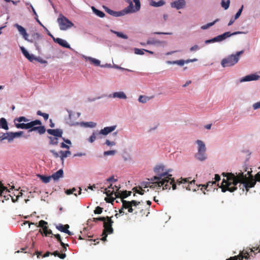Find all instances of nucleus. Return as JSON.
Wrapping results in <instances>:
<instances>
[{
    "label": "nucleus",
    "mask_w": 260,
    "mask_h": 260,
    "mask_svg": "<svg viewBox=\"0 0 260 260\" xmlns=\"http://www.w3.org/2000/svg\"><path fill=\"white\" fill-rule=\"evenodd\" d=\"M113 33L116 35L118 37L124 39H127L128 38L127 36L120 32L112 31Z\"/></svg>",
    "instance_id": "46"
},
{
    "label": "nucleus",
    "mask_w": 260,
    "mask_h": 260,
    "mask_svg": "<svg viewBox=\"0 0 260 260\" xmlns=\"http://www.w3.org/2000/svg\"><path fill=\"white\" fill-rule=\"evenodd\" d=\"M152 182H143L141 183V185L139 186V187H142V188H146L147 187H150V188L154 189L155 187H157L158 185L157 183H155V181H152Z\"/></svg>",
    "instance_id": "15"
},
{
    "label": "nucleus",
    "mask_w": 260,
    "mask_h": 260,
    "mask_svg": "<svg viewBox=\"0 0 260 260\" xmlns=\"http://www.w3.org/2000/svg\"><path fill=\"white\" fill-rule=\"evenodd\" d=\"M96 135H97L96 133H93L92 134V135L89 137V141L90 143L93 142L95 141V140L96 139Z\"/></svg>",
    "instance_id": "54"
},
{
    "label": "nucleus",
    "mask_w": 260,
    "mask_h": 260,
    "mask_svg": "<svg viewBox=\"0 0 260 260\" xmlns=\"http://www.w3.org/2000/svg\"><path fill=\"white\" fill-rule=\"evenodd\" d=\"M47 222L44 220H41L39 222V226L43 228V231L46 230Z\"/></svg>",
    "instance_id": "44"
},
{
    "label": "nucleus",
    "mask_w": 260,
    "mask_h": 260,
    "mask_svg": "<svg viewBox=\"0 0 260 260\" xmlns=\"http://www.w3.org/2000/svg\"><path fill=\"white\" fill-rule=\"evenodd\" d=\"M154 172L157 176H154L151 180L155 181L158 187L162 186L163 189H170L172 187L173 190L176 189V185L172 175L169 174V170H167L164 166L160 165L155 168Z\"/></svg>",
    "instance_id": "2"
},
{
    "label": "nucleus",
    "mask_w": 260,
    "mask_h": 260,
    "mask_svg": "<svg viewBox=\"0 0 260 260\" xmlns=\"http://www.w3.org/2000/svg\"><path fill=\"white\" fill-rule=\"evenodd\" d=\"M40 177L41 179L42 180V181L45 183H48L50 181V179H51V176H45L43 175H40Z\"/></svg>",
    "instance_id": "42"
},
{
    "label": "nucleus",
    "mask_w": 260,
    "mask_h": 260,
    "mask_svg": "<svg viewBox=\"0 0 260 260\" xmlns=\"http://www.w3.org/2000/svg\"><path fill=\"white\" fill-rule=\"evenodd\" d=\"M121 202L122 204V207L121 209H119V214H122L124 213V212L123 211L124 209H127L129 213H133L135 208L141 204V202L137 201L136 200L127 201L124 200H121Z\"/></svg>",
    "instance_id": "5"
},
{
    "label": "nucleus",
    "mask_w": 260,
    "mask_h": 260,
    "mask_svg": "<svg viewBox=\"0 0 260 260\" xmlns=\"http://www.w3.org/2000/svg\"><path fill=\"white\" fill-rule=\"evenodd\" d=\"M0 127H2L5 130H8L9 129L7 121L4 118H1L0 119Z\"/></svg>",
    "instance_id": "30"
},
{
    "label": "nucleus",
    "mask_w": 260,
    "mask_h": 260,
    "mask_svg": "<svg viewBox=\"0 0 260 260\" xmlns=\"http://www.w3.org/2000/svg\"><path fill=\"white\" fill-rule=\"evenodd\" d=\"M104 8L106 12L112 16H113L115 17H119V16L124 15V13L122 12V11L116 12V11H114L106 7H104Z\"/></svg>",
    "instance_id": "20"
},
{
    "label": "nucleus",
    "mask_w": 260,
    "mask_h": 260,
    "mask_svg": "<svg viewBox=\"0 0 260 260\" xmlns=\"http://www.w3.org/2000/svg\"><path fill=\"white\" fill-rule=\"evenodd\" d=\"M60 244L61 246L62 247V248H63V250H62V251H64V252H65V251H67V247H68V246H69V244H64V243H63L62 242H61V243H60Z\"/></svg>",
    "instance_id": "62"
},
{
    "label": "nucleus",
    "mask_w": 260,
    "mask_h": 260,
    "mask_svg": "<svg viewBox=\"0 0 260 260\" xmlns=\"http://www.w3.org/2000/svg\"><path fill=\"white\" fill-rule=\"evenodd\" d=\"M106 220V217H100L98 218H93V221L95 222H98V221H102L104 222V220Z\"/></svg>",
    "instance_id": "57"
},
{
    "label": "nucleus",
    "mask_w": 260,
    "mask_h": 260,
    "mask_svg": "<svg viewBox=\"0 0 260 260\" xmlns=\"http://www.w3.org/2000/svg\"><path fill=\"white\" fill-rule=\"evenodd\" d=\"M50 144L51 145H57L58 144V139L56 137H50Z\"/></svg>",
    "instance_id": "49"
},
{
    "label": "nucleus",
    "mask_w": 260,
    "mask_h": 260,
    "mask_svg": "<svg viewBox=\"0 0 260 260\" xmlns=\"http://www.w3.org/2000/svg\"><path fill=\"white\" fill-rule=\"evenodd\" d=\"M9 192L10 191L7 187L3 186L2 183L0 182V201H2V202H4L3 198H4V199L5 200H9V196H10L8 194Z\"/></svg>",
    "instance_id": "10"
},
{
    "label": "nucleus",
    "mask_w": 260,
    "mask_h": 260,
    "mask_svg": "<svg viewBox=\"0 0 260 260\" xmlns=\"http://www.w3.org/2000/svg\"><path fill=\"white\" fill-rule=\"evenodd\" d=\"M116 153L115 150H110L104 152L105 155H114Z\"/></svg>",
    "instance_id": "58"
},
{
    "label": "nucleus",
    "mask_w": 260,
    "mask_h": 260,
    "mask_svg": "<svg viewBox=\"0 0 260 260\" xmlns=\"http://www.w3.org/2000/svg\"><path fill=\"white\" fill-rule=\"evenodd\" d=\"M50 152L53 155V156L56 157V158H57L59 156L60 157V156L59 155V154L58 153H57L56 151H55L54 150H50Z\"/></svg>",
    "instance_id": "64"
},
{
    "label": "nucleus",
    "mask_w": 260,
    "mask_h": 260,
    "mask_svg": "<svg viewBox=\"0 0 260 260\" xmlns=\"http://www.w3.org/2000/svg\"><path fill=\"white\" fill-rule=\"evenodd\" d=\"M196 143L198 144V150L206 151V147L203 141L198 140Z\"/></svg>",
    "instance_id": "28"
},
{
    "label": "nucleus",
    "mask_w": 260,
    "mask_h": 260,
    "mask_svg": "<svg viewBox=\"0 0 260 260\" xmlns=\"http://www.w3.org/2000/svg\"><path fill=\"white\" fill-rule=\"evenodd\" d=\"M161 42L159 41L154 40L153 39H149L147 41V44L148 45H155L156 44H161Z\"/></svg>",
    "instance_id": "47"
},
{
    "label": "nucleus",
    "mask_w": 260,
    "mask_h": 260,
    "mask_svg": "<svg viewBox=\"0 0 260 260\" xmlns=\"http://www.w3.org/2000/svg\"><path fill=\"white\" fill-rule=\"evenodd\" d=\"M63 176V171L62 169H60L58 170L55 173H53L51 176V178H52L54 180L57 181L59 180V178H62Z\"/></svg>",
    "instance_id": "23"
},
{
    "label": "nucleus",
    "mask_w": 260,
    "mask_h": 260,
    "mask_svg": "<svg viewBox=\"0 0 260 260\" xmlns=\"http://www.w3.org/2000/svg\"><path fill=\"white\" fill-rule=\"evenodd\" d=\"M153 96L148 97L145 95H140L139 98V101L142 103H146L147 102L152 99Z\"/></svg>",
    "instance_id": "35"
},
{
    "label": "nucleus",
    "mask_w": 260,
    "mask_h": 260,
    "mask_svg": "<svg viewBox=\"0 0 260 260\" xmlns=\"http://www.w3.org/2000/svg\"><path fill=\"white\" fill-rule=\"evenodd\" d=\"M37 114L38 115L43 116L45 120H47L48 119L49 115L47 113H43L41 111L39 110L37 111Z\"/></svg>",
    "instance_id": "48"
},
{
    "label": "nucleus",
    "mask_w": 260,
    "mask_h": 260,
    "mask_svg": "<svg viewBox=\"0 0 260 260\" xmlns=\"http://www.w3.org/2000/svg\"><path fill=\"white\" fill-rule=\"evenodd\" d=\"M253 108L254 110L260 108V101L257 103H254L253 106Z\"/></svg>",
    "instance_id": "63"
},
{
    "label": "nucleus",
    "mask_w": 260,
    "mask_h": 260,
    "mask_svg": "<svg viewBox=\"0 0 260 260\" xmlns=\"http://www.w3.org/2000/svg\"><path fill=\"white\" fill-rule=\"evenodd\" d=\"M29 120L28 119L26 118L24 116H21L18 118H16L14 120L15 125L16 124V123H21V122L22 121L28 123L29 122Z\"/></svg>",
    "instance_id": "34"
},
{
    "label": "nucleus",
    "mask_w": 260,
    "mask_h": 260,
    "mask_svg": "<svg viewBox=\"0 0 260 260\" xmlns=\"http://www.w3.org/2000/svg\"><path fill=\"white\" fill-rule=\"evenodd\" d=\"M243 6H242V7L239 10V11L236 14L235 17H234L236 19H238L241 15L242 10H243Z\"/></svg>",
    "instance_id": "59"
},
{
    "label": "nucleus",
    "mask_w": 260,
    "mask_h": 260,
    "mask_svg": "<svg viewBox=\"0 0 260 260\" xmlns=\"http://www.w3.org/2000/svg\"><path fill=\"white\" fill-rule=\"evenodd\" d=\"M59 28L61 30H67L73 26V23L63 15H61L57 19Z\"/></svg>",
    "instance_id": "7"
},
{
    "label": "nucleus",
    "mask_w": 260,
    "mask_h": 260,
    "mask_svg": "<svg viewBox=\"0 0 260 260\" xmlns=\"http://www.w3.org/2000/svg\"><path fill=\"white\" fill-rule=\"evenodd\" d=\"M14 138L15 136L13 135V133L9 132L6 134H2V136H0V141H2L4 140L7 139L9 142H10Z\"/></svg>",
    "instance_id": "17"
},
{
    "label": "nucleus",
    "mask_w": 260,
    "mask_h": 260,
    "mask_svg": "<svg viewBox=\"0 0 260 260\" xmlns=\"http://www.w3.org/2000/svg\"><path fill=\"white\" fill-rule=\"evenodd\" d=\"M165 2L162 0H160L158 2H155L154 1H152L151 3V5L155 7L162 6L165 4Z\"/></svg>",
    "instance_id": "40"
},
{
    "label": "nucleus",
    "mask_w": 260,
    "mask_h": 260,
    "mask_svg": "<svg viewBox=\"0 0 260 260\" xmlns=\"http://www.w3.org/2000/svg\"><path fill=\"white\" fill-rule=\"evenodd\" d=\"M259 247L257 248L253 247L252 248L250 249V252L246 251L245 253L243 251L242 253H240L237 256H235L233 257H231L229 259L226 260H243V258L246 259H248V258L250 256V255H252V253L254 252L255 250H257Z\"/></svg>",
    "instance_id": "8"
},
{
    "label": "nucleus",
    "mask_w": 260,
    "mask_h": 260,
    "mask_svg": "<svg viewBox=\"0 0 260 260\" xmlns=\"http://www.w3.org/2000/svg\"><path fill=\"white\" fill-rule=\"evenodd\" d=\"M53 40L55 43H58L60 46L67 48H70V45L67 43V42L66 40L58 38H53Z\"/></svg>",
    "instance_id": "19"
},
{
    "label": "nucleus",
    "mask_w": 260,
    "mask_h": 260,
    "mask_svg": "<svg viewBox=\"0 0 260 260\" xmlns=\"http://www.w3.org/2000/svg\"><path fill=\"white\" fill-rule=\"evenodd\" d=\"M116 192L114 191V190H112V191H111L110 190H108L107 188H106L105 189V192L104 193H106L107 196V197H110V196H112L113 194H115V193Z\"/></svg>",
    "instance_id": "52"
},
{
    "label": "nucleus",
    "mask_w": 260,
    "mask_h": 260,
    "mask_svg": "<svg viewBox=\"0 0 260 260\" xmlns=\"http://www.w3.org/2000/svg\"><path fill=\"white\" fill-rule=\"evenodd\" d=\"M127 2L129 3V6L122 12H124V14L129 13L136 12V10H135V8H134L132 2H131L130 0H127Z\"/></svg>",
    "instance_id": "24"
},
{
    "label": "nucleus",
    "mask_w": 260,
    "mask_h": 260,
    "mask_svg": "<svg viewBox=\"0 0 260 260\" xmlns=\"http://www.w3.org/2000/svg\"><path fill=\"white\" fill-rule=\"evenodd\" d=\"M59 153L60 154V157L62 161H63V159L64 158L70 156L71 154V151L67 150V151H62L60 150L59 152Z\"/></svg>",
    "instance_id": "33"
},
{
    "label": "nucleus",
    "mask_w": 260,
    "mask_h": 260,
    "mask_svg": "<svg viewBox=\"0 0 260 260\" xmlns=\"http://www.w3.org/2000/svg\"><path fill=\"white\" fill-rule=\"evenodd\" d=\"M230 4V0H222L221 5L222 8H223L225 10H226L229 8Z\"/></svg>",
    "instance_id": "39"
},
{
    "label": "nucleus",
    "mask_w": 260,
    "mask_h": 260,
    "mask_svg": "<svg viewBox=\"0 0 260 260\" xmlns=\"http://www.w3.org/2000/svg\"><path fill=\"white\" fill-rule=\"evenodd\" d=\"M105 200L106 201L107 203H110L112 204V203L115 200V198H113V196H110L105 198Z\"/></svg>",
    "instance_id": "55"
},
{
    "label": "nucleus",
    "mask_w": 260,
    "mask_h": 260,
    "mask_svg": "<svg viewBox=\"0 0 260 260\" xmlns=\"http://www.w3.org/2000/svg\"><path fill=\"white\" fill-rule=\"evenodd\" d=\"M51 255H54L55 256H58L61 259H64L66 257V253H60L58 251H55L52 253Z\"/></svg>",
    "instance_id": "41"
},
{
    "label": "nucleus",
    "mask_w": 260,
    "mask_h": 260,
    "mask_svg": "<svg viewBox=\"0 0 260 260\" xmlns=\"http://www.w3.org/2000/svg\"><path fill=\"white\" fill-rule=\"evenodd\" d=\"M103 208H102L100 206H98L95 208V210H94V214H101L103 212Z\"/></svg>",
    "instance_id": "53"
},
{
    "label": "nucleus",
    "mask_w": 260,
    "mask_h": 260,
    "mask_svg": "<svg viewBox=\"0 0 260 260\" xmlns=\"http://www.w3.org/2000/svg\"><path fill=\"white\" fill-rule=\"evenodd\" d=\"M77 189L75 188H73L72 189H67L66 191V193L68 194H74L75 196H77V193H76Z\"/></svg>",
    "instance_id": "43"
},
{
    "label": "nucleus",
    "mask_w": 260,
    "mask_h": 260,
    "mask_svg": "<svg viewBox=\"0 0 260 260\" xmlns=\"http://www.w3.org/2000/svg\"><path fill=\"white\" fill-rule=\"evenodd\" d=\"M236 175L232 173H223L222 175L226 177V179H223L220 188L222 192L226 191L233 192L237 189L236 185L239 183L238 187L242 190V192L249 191L250 188L254 186L256 182H260V174L257 173L254 178L252 176L247 177L246 175H244L243 173L241 172Z\"/></svg>",
    "instance_id": "1"
},
{
    "label": "nucleus",
    "mask_w": 260,
    "mask_h": 260,
    "mask_svg": "<svg viewBox=\"0 0 260 260\" xmlns=\"http://www.w3.org/2000/svg\"><path fill=\"white\" fill-rule=\"evenodd\" d=\"M86 59L90 61V62L95 65V66H99L100 64V61L98 59H96L94 58H92L91 57H88L86 58Z\"/></svg>",
    "instance_id": "36"
},
{
    "label": "nucleus",
    "mask_w": 260,
    "mask_h": 260,
    "mask_svg": "<svg viewBox=\"0 0 260 260\" xmlns=\"http://www.w3.org/2000/svg\"><path fill=\"white\" fill-rule=\"evenodd\" d=\"M132 191H123L121 192L119 191H116L115 193V198H120L121 200H124V198L128 197L131 195Z\"/></svg>",
    "instance_id": "14"
},
{
    "label": "nucleus",
    "mask_w": 260,
    "mask_h": 260,
    "mask_svg": "<svg viewBox=\"0 0 260 260\" xmlns=\"http://www.w3.org/2000/svg\"><path fill=\"white\" fill-rule=\"evenodd\" d=\"M260 76L255 74H251L244 77L243 79L241 80V82H246V81H250L253 80H257L259 79Z\"/></svg>",
    "instance_id": "18"
},
{
    "label": "nucleus",
    "mask_w": 260,
    "mask_h": 260,
    "mask_svg": "<svg viewBox=\"0 0 260 260\" xmlns=\"http://www.w3.org/2000/svg\"><path fill=\"white\" fill-rule=\"evenodd\" d=\"M214 40L215 42H220V41L224 40V39H223L222 36H221V35H220L217 36V37H215Z\"/></svg>",
    "instance_id": "61"
},
{
    "label": "nucleus",
    "mask_w": 260,
    "mask_h": 260,
    "mask_svg": "<svg viewBox=\"0 0 260 260\" xmlns=\"http://www.w3.org/2000/svg\"><path fill=\"white\" fill-rule=\"evenodd\" d=\"M47 132L50 135L58 137H62L63 133L62 130L61 129H48Z\"/></svg>",
    "instance_id": "16"
},
{
    "label": "nucleus",
    "mask_w": 260,
    "mask_h": 260,
    "mask_svg": "<svg viewBox=\"0 0 260 260\" xmlns=\"http://www.w3.org/2000/svg\"><path fill=\"white\" fill-rule=\"evenodd\" d=\"M92 9L94 13L99 17L103 18L105 16V13L104 12L95 9L94 7H92Z\"/></svg>",
    "instance_id": "37"
},
{
    "label": "nucleus",
    "mask_w": 260,
    "mask_h": 260,
    "mask_svg": "<svg viewBox=\"0 0 260 260\" xmlns=\"http://www.w3.org/2000/svg\"><path fill=\"white\" fill-rule=\"evenodd\" d=\"M244 53V51L242 50L237 52L236 54H232L227 57L223 58L221 62V66L225 67H231L237 63L239 59L240 55Z\"/></svg>",
    "instance_id": "4"
},
{
    "label": "nucleus",
    "mask_w": 260,
    "mask_h": 260,
    "mask_svg": "<svg viewBox=\"0 0 260 260\" xmlns=\"http://www.w3.org/2000/svg\"><path fill=\"white\" fill-rule=\"evenodd\" d=\"M242 33H243V32H242V31H235L233 33H231L230 31H227V32H225L223 33V34H222L221 36H222L223 39L225 40L227 38L230 37L232 36H234V35H238V34H241Z\"/></svg>",
    "instance_id": "32"
},
{
    "label": "nucleus",
    "mask_w": 260,
    "mask_h": 260,
    "mask_svg": "<svg viewBox=\"0 0 260 260\" xmlns=\"http://www.w3.org/2000/svg\"><path fill=\"white\" fill-rule=\"evenodd\" d=\"M144 50L145 49H138V48H135V53L137 54L143 55V54H144V51H145Z\"/></svg>",
    "instance_id": "56"
},
{
    "label": "nucleus",
    "mask_w": 260,
    "mask_h": 260,
    "mask_svg": "<svg viewBox=\"0 0 260 260\" xmlns=\"http://www.w3.org/2000/svg\"><path fill=\"white\" fill-rule=\"evenodd\" d=\"M184 61L183 60H179L176 61H174L173 62L168 61V63H173V64H177L179 66H183L184 64Z\"/></svg>",
    "instance_id": "51"
},
{
    "label": "nucleus",
    "mask_w": 260,
    "mask_h": 260,
    "mask_svg": "<svg viewBox=\"0 0 260 260\" xmlns=\"http://www.w3.org/2000/svg\"><path fill=\"white\" fill-rule=\"evenodd\" d=\"M80 125L85 127H93L95 126L96 123L93 122H81Z\"/></svg>",
    "instance_id": "38"
},
{
    "label": "nucleus",
    "mask_w": 260,
    "mask_h": 260,
    "mask_svg": "<svg viewBox=\"0 0 260 260\" xmlns=\"http://www.w3.org/2000/svg\"><path fill=\"white\" fill-rule=\"evenodd\" d=\"M171 5L172 8H175L177 10H179L184 7L185 2L184 0H177L172 2Z\"/></svg>",
    "instance_id": "13"
},
{
    "label": "nucleus",
    "mask_w": 260,
    "mask_h": 260,
    "mask_svg": "<svg viewBox=\"0 0 260 260\" xmlns=\"http://www.w3.org/2000/svg\"><path fill=\"white\" fill-rule=\"evenodd\" d=\"M21 51L25 57L29 61H32L35 59V57L33 55H30L28 51L23 47H21Z\"/></svg>",
    "instance_id": "25"
},
{
    "label": "nucleus",
    "mask_w": 260,
    "mask_h": 260,
    "mask_svg": "<svg viewBox=\"0 0 260 260\" xmlns=\"http://www.w3.org/2000/svg\"><path fill=\"white\" fill-rule=\"evenodd\" d=\"M56 228L59 231L65 233L70 236H72L73 235V233L72 232L68 230V229L70 228L69 224L63 225L62 224H59L58 225H56Z\"/></svg>",
    "instance_id": "11"
},
{
    "label": "nucleus",
    "mask_w": 260,
    "mask_h": 260,
    "mask_svg": "<svg viewBox=\"0 0 260 260\" xmlns=\"http://www.w3.org/2000/svg\"><path fill=\"white\" fill-rule=\"evenodd\" d=\"M190 178H185V179H179L177 180V183L178 184H180V183H184V184H187V186H184L185 188L188 190H192L196 191L197 189H198L199 186H201V185H195V180H190Z\"/></svg>",
    "instance_id": "6"
},
{
    "label": "nucleus",
    "mask_w": 260,
    "mask_h": 260,
    "mask_svg": "<svg viewBox=\"0 0 260 260\" xmlns=\"http://www.w3.org/2000/svg\"><path fill=\"white\" fill-rule=\"evenodd\" d=\"M41 125L40 120H35L26 123H16L15 126L18 128L28 129L29 132L37 131L39 134L42 135L45 133L46 128Z\"/></svg>",
    "instance_id": "3"
},
{
    "label": "nucleus",
    "mask_w": 260,
    "mask_h": 260,
    "mask_svg": "<svg viewBox=\"0 0 260 260\" xmlns=\"http://www.w3.org/2000/svg\"><path fill=\"white\" fill-rule=\"evenodd\" d=\"M43 232L46 236H48L50 234L53 235V234L52 233V231L51 230H48V227L47 228L46 230L43 231Z\"/></svg>",
    "instance_id": "60"
},
{
    "label": "nucleus",
    "mask_w": 260,
    "mask_h": 260,
    "mask_svg": "<svg viewBox=\"0 0 260 260\" xmlns=\"http://www.w3.org/2000/svg\"><path fill=\"white\" fill-rule=\"evenodd\" d=\"M133 1L135 3V10H136V12L139 11L140 9L141 4L139 0H133Z\"/></svg>",
    "instance_id": "50"
},
{
    "label": "nucleus",
    "mask_w": 260,
    "mask_h": 260,
    "mask_svg": "<svg viewBox=\"0 0 260 260\" xmlns=\"http://www.w3.org/2000/svg\"><path fill=\"white\" fill-rule=\"evenodd\" d=\"M116 127V125L105 127L100 131L99 134H102L103 135H107L109 133L114 131Z\"/></svg>",
    "instance_id": "21"
},
{
    "label": "nucleus",
    "mask_w": 260,
    "mask_h": 260,
    "mask_svg": "<svg viewBox=\"0 0 260 260\" xmlns=\"http://www.w3.org/2000/svg\"><path fill=\"white\" fill-rule=\"evenodd\" d=\"M218 21V19H216L215 21H214L213 22H211V23H207V24L206 25H203L202 27H201V28L203 29H207L209 27L213 25L215 22H216L217 21Z\"/></svg>",
    "instance_id": "45"
},
{
    "label": "nucleus",
    "mask_w": 260,
    "mask_h": 260,
    "mask_svg": "<svg viewBox=\"0 0 260 260\" xmlns=\"http://www.w3.org/2000/svg\"><path fill=\"white\" fill-rule=\"evenodd\" d=\"M112 217L106 216V220L104 221V228L103 231L104 233H108L109 234H112L113 232V229L112 227L113 221L112 220Z\"/></svg>",
    "instance_id": "9"
},
{
    "label": "nucleus",
    "mask_w": 260,
    "mask_h": 260,
    "mask_svg": "<svg viewBox=\"0 0 260 260\" xmlns=\"http://www.w3.org/2000/svg\"><path fill=\"white\" fill-rule=\"evenodd\" d=\"M113 98H117L120 99H126V95L122 91L114 92L113 94Z\"/></svg>",
    "instance_id": "31"
},
{
    "label": "nucleus",
    "mask_w": 260,
    "mask_h": 260,
    "mask_svg": "<svg viewBox=\"0 0 260 260\" xmlns=\"http://www.w3.org/2000/svg\"><path fill=\"white\" fill-rule=\"evenodd\" d=\"M195 157L197 159L200 161L205 160L207 158L206 151L198 150L197 153L195 155Z\"/></svg>",
    "instance_id": "22"
},
{
    "label": "nucleus",
    "mask_w": 260,
    "mask_h": 260,
    "mask_svg": "<svg viewBox=\"0 0 260 260\" xmlns=\"http://www.w3.org/2000/svg\"><path fill=\"white\" fill-rule=\"evenodd\" d=\"M32 37L34 40L35 41V45L37 49H39V45L38 44L37 41H39L41 38V36L39 33H34L32 35Z\"/></svg>",
    "instance_id": "29"
},
{
    "label": "nucleus",
    "mask_w": 260,
    "mask_h": 260,
    "mask_svg": "<svg viewBox=\"0 0 260 260\" xmlns=\"http://www.w3.org/2000/svg\"><path fill=\"white\" fill-rule=\"evenodd\" d=\"M14 26L18 29L19 33L22 36L23 38L27 41H29L28 40V35L26 32L25 29L22 27V26L20 25L19 24L16 23L14 25Z\"/></svg>",
    "instance_id": "12"
},
{
    "label": "nucleus",
    "mask_w": 260,
    "mask_h": 260,
    "mask_svg": "<svg viewBox=\"0 0 260 260\" xmlns=\"http://www.w3.org/2000/svg\"><path fill=\"white\" fill-rule=\"evenodd\" d=\"M133 191L135 192L134 193V196H136V193H139L141 195H143L145 193V192H146V191L144 189L142 188V187H135L133 188Z\"/></svg>",
    "instance_id": "27"
},
{
    "label": "nucleus",
    "mask_w": 260,
    "mask_h": 260,
    "mask_svg": "<svg viewBox=\"0 0 260 260\" xmlns=\"http://www.w3.org/2000/svg\"><path fill=\"white\" fill-rule=\"evenodd\" d=\"M215 184H216L215 183V182H214L213 181H209L206 185H201V186H202L201 189L202 190L206 189L207 191H209L212 188V186L213 185H215Z\"/></svg>",
    "instance_id": "26"
}]
</instances>
